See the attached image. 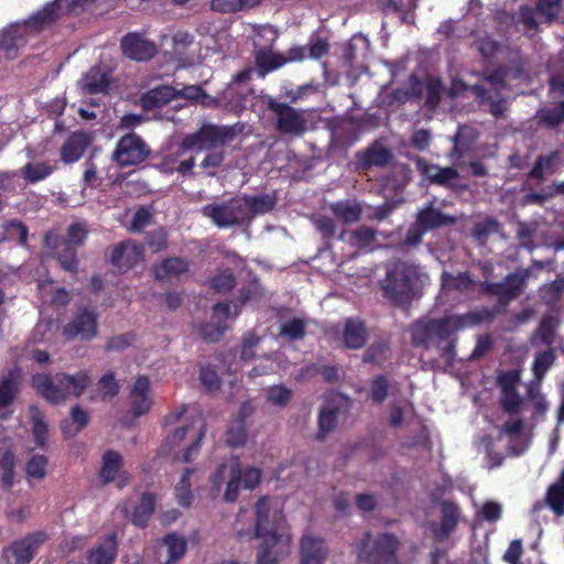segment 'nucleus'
Returning <instances> with one entry per match:
<instances>
[{
    "label": "nucleus",
    "mask_w": 564,
    "mask_h": 564,
    "mask_svg": "<svg viewBox=\"0 0 564 564\" xmlns=\"http://www.w3.org/2000/svg\"><path fill=\"white\" fill-rule=\"evenodd\" d=\"M143 258L141 246L122 241L113 247L110 253V262L118 270L127 272L132 269Z\"/></svg>",
    "instance_id": "obj_21"
},
{
    "label": "nucleus",
    "mask_w": 564,
    "mask_h": 564,
    "mask_svg": "<svg viewBox=\"0 0 564 564\" xmlns=\"http://www.w3.org/2000/svg\"><path fill=\"white\" fill-rule=\"evenodd\" d=\"M389 380L384 375L376 376L370 383L369 398L375 404L384 402L389 394Z\"/></svg>",
    "instance_id": "obj_56"
},
{
    "label": "nucleus",
    "mask_w": 564,
    "mask_h": 564,
    "mask_svg": "<svg viewBox=\"0 0 564 564\" xmlns=\"http://www.w3.org/2000/svg\"><path fill=\"white\" fill-rule=\"evenodd\" d=\"M280 334L289 339H303L306 335L305 322L301 318H293L283 324Z\"/></svg>",
    "instance_id": "obj_60"
},
{
    "label": "nucleus",
    "mask_w": 564,
    "mask_h": 564,
    "mask_svg": "<svg viewBox=\"0 0 564 564\" xmlns=\"http://www.w3.org/2000/svg\"><path fill=\"white\" fill-rule=\"evenodd\" d=\"M276 205L274 195H245L240 198V207L242 209V219L251 220L257 215H264L273 210Z\"/></svg>",
    "instance_id": "obj_26"
},
{
    "label": "nucleus",
    "mask_w": 564,
    "mask_h": 564,
    "mask_svg": "<svg viewBox=\"0 0 564 564\" xmlns=\"http://www.w3.org/2000/svg\"><path fill=\"white\" fill-rule=\"evenodd\" d=\"M195 473V468H185L180 481L175 486V496L178 503L183 507H189L193 502L194 496L191 490L189 478Z\"/></svg>",
    "instance_id": "obj_49"
},
{
    "label": "nucleus",
    "mask_w": 564,
    "mask_h": 564,
    "mask_svg": "<svg viewBox=\"0 0 564 564\" xmlns=\"http://www.w3.org/2000/svg\"><path fill=\"white\" fill-rule=\"evenodd\" d=\"M247 441L246 423L242 421H231L226 431V443L231 448L241 447Z\"/></svg>",
    "instance_id": "obj_54"
},
{
    "label": "nucleus",
    "mask_w": 564,
    "mask_h": 564,
    "mask_svg": "<svg viewBox=\"0 0 564 564\" xmlns=\"http://www.w3.org/2000/svg\"><path fill=\"white\" fill-rule=\"evenodd\" d=\"M455 223L456 218L454 216L442 213L433 206L432 202L422 208L416 215V225L425 231L451 226Z\"/></svg>",
    "instance_id": "obj_29"
},
{
    "label": "nucleus",
    "mask_w": 564,
    "mask_h": 564,
    "mask_svg": "<svg viewBox=\"0 0 564 564\" xmlns=\"http://www.w3.org/2000/svg\"><path fill=\"white\" fill-rule=\"evenodd\" d=\"M237 284V279L230 268L219 269L207 281V285L216 294H228Z\"/></svg>",
    "instance_id": "obj_40"
},
{
    "label": "nucleus",
    "mask_w": 564,
    "mask_h": 564,
    "mask_svg": "<svg viewBox=\"0 0 564 564\" xmlns=\"http://www.w3.org/2000/svg\"><path fill=\"white\" fill-rule=\"evenodd\" d=\"M545 502L556 516H564V485L560 481L552 484L547 488Z\"/></svg>",
    "instance_id": "obj_51"
},
{
    "label": "nucleus",
    "mask_w": 564,
    "mask_h": 564,
    "mask_svg": "<svg viewBox=\"0 0 564 564\" xmlns=\"http://www.w3.org/2000/svg\"><path fill=\"white\" fill-rule=\"evenodd\" d=\"M46 456L33 455L26 464L25 471L29 477L42 480L46 476Z\"/></svg>",
    "instance_id": "obj_61"
},
{
    "label": "nucleus",
    "mask_w": 564,
    "mask_h": 564,
    "mask_svg": "<svg viewBox=\"0 0 564 564\" xmlns=\"http://www.w3.org/2000/svg\"><path fill=\"white\" fill-rule=\"evenodd\" d=\"M306 58L305 46H292L285 54L274 53L270 50H258L254 54L256 65L261 74L273 72L288 63L303 62Z\"/></svg>",
    "instance_id": "obj_11"
},
{
    "label": "nucleus",
    "mask_w": 564,
    "mask_h": 564,
    "mask_svg": "<svg viewBox=\"0 0 564 564\" xmlns=\"http://www.w3.org/2000/svg\"><path fill=\"white\" fill-rule=\"evenodd\" d=\"M557 326V317L553 315H544L539 323L534 337L543 345L551 347L555 343Z\"/></svg>",
    "instance_id": "obj_44"
},
{
    "label": "nucleus",
    "mask_w": 564,
    "mask_h": 564,
    "mask_svg": "<svg viewBox=\"0 0 564 564\" xmlns=\"http://www.w3.org/2000/svg\"><path fill=\"white\" fill-rule=\"evenodd\" d=\"M377 237V230L369 226H360L350 234V243L359 249L370 248Z\"/></svg>",
    "instance_id": "obj_55"
},
{
    "label": "nucleus",
    "mask_w": 564,
    "mask_h": 564,
    "mask_svg": "<svg viewBox=\"0 0 564 564\" xmlns=\"http://www.w3.org/2000/svg\"><path fill=\"white\" fill-rule=\"evenodd\" d=\"M264 297V289L258 276H252L247 284L238 290L236 306H243L251 302H258Z\"/></svg>",
    "instance_id": "obj_41"
},
{
    "label": "nucleus",
    "mask_w": 564,
    "mask_h": 564,
    "mask_svg": "<svg viewBox=\"0 0 564 564\" xmlns=\"http://www.w3.org/2000/svg\"><path fill=\"white\" fill-rule=\"evenodd\" d=\"M242 467L238 460L236 459L235 464L230 466V477L227 481L224 500L226 502H235L238 499L239 491L242 488Z\"/></svg>",
    "instance_id": "obj_46"
},
{
    "label": "nucleus",
    "mask_w": 564,
    "mask_h": 564,
    "mask_svg": "<svg viewBox=\"0 0 564 564\" xmlns=\"http://www.w3.org/2000/svg\"><path fill=\"white\" fill-rule=\"evenodd\" d=\"M162 544L166 546L167 558L165 564H172L184 556L187 544L184 538L178 536L175 533H169L163 539Z\"/></svg>",
    "instance_id": "obj_47"
},
{
    "label": "nucleus",
    "mask_w": 564,
    "mask_h": 564,
    "mask_svg": "<svg viewBox=\"0 0 564 564\" xmlns=\"http://www.w3.org/2000/svg\"><path fill=\"white\" fill-rule=\"evenodd\" d=\"M438 506L441 521L440 523L431 522L429 529L435 542H443L456 530L460 519V509L452 500H441Z\"/></svg>",
    "instance_id": "obj_15"
},
{
    "label": "nucleus",
    "mask_w": 564,
    "mask_h": 564,
    "mask_svg": "<svg viewBox=\"0 0 564 564\" xmlns=\"http://www.w3.org/2000/svg\"><path fill=\"white\" fill-rule=\"evenodd\" d=\"M145 242L152 252L158 253L167 249V232L164 228L149 231Z\"/></svg>",
    "instance_id": "obj_62"
},
{
    "label": "nucleus",
    "mask_w": 564,
    "mask_h": 564,
    "mask_svg": "<svg viewBox=\"0 0 564 564\" xmlns=\"http://www.w3.org/2000/svg\"><path fill=\"white\" fill-rule=\"evenodd\" d=\"M28 42L29 34L22 23L10 24L0 31V53L8 59H15Z\"/></svg>",
    "instance_id": "obj_19"
},
{
    "label": "nucleus",
    "mask_w": 564,
    "mask_h": 564,
    "mask_svg": "<svg viewBox=\"0 0 564 564\" xmlns=\"http://www.w3.org/2000/svg\"><path fill=\"white\" fill-rule=\"evenodd\" d=\"M356 158L357 169L362 172H367L371 167H386L393 161L391 150L378 143H373L365 151L358 152Z\"/></svg>",
    "instance_id": "obj_22"
},
{
    "label": "nucleus",
    "mask_w": 564,
    "mask_h": 564,
    "mask_svg": "<svg viewBox=\"0 0 564 564\" xmlns=\"http://www.w3.org/2000/svg\"><path fill=\"white\" fill-rule=\"evenodd\" d=\"M301 564H324L328 549L323 539L303 535L301 540Z\"/></svg>",
    "instance_id": "obj_28"
},
{
    "label": "nucleus",
    "mask_w": 564,
    "mask_h": 564,
    "mask_svg": "<svg viewBox=\"0 0 564 564\" xmlns=\"http://www.w3.org/2000/svg\"><path fill=\"white\" fill-rule=\"evenodd\" d=\"M494 313L488 308L466 314L444 315L441 318L421 317L410 326L411 344L415 348L425 350L437 347L440 356L448 365H453L456 358V333L484 321H490Z\"/></svg>",
    "instance_id": "obj_1"
},
{
    "label": "nucleus",
    "mask_w": 564,
    "mask_h": 564,
    "mask_svg": "<svg viewBox=\"0 0 564 564\" xmlns=\"http://www.w3.org/2000/svg\"><path fill=\"white\" fill-rule=\"evenodd\" d=\"M91 138L84 131L70 133L61 148V160L65 164L77 162L89 147Z\"/></svg>",
    "instance_id": "obj_27"
},
{
    "label": "nucleus",
    "mask_w": 564,
    "mask_h": 564,
    "mask_svg": "<svg viewBox=\"0 0 564 564\" xmlns=\"http://www.w3.org/2000/svg\"><path fill=\"white\" fill-rule=\"evenodd\" d=\"M414 163L419 173L431 184L446 188H455L453 183L459 177L458 171L453 166L442 167L437 164L429 163L424 158L416 156Z\"/></svg>",
    "instance_id": "obj_17"
},
{
    "label": "nucleus",
    "mask_w": 564,
    "mask_h": 564,
    "mask_svg": "<svg viewBox=\"0 0 564 564\" xmlns=\"http://www.w3.org/2000/svg\"><path fill=\"white\" fill-rule=\"evenodd\" d=\"M155 502L156 497L154 494L143 492L141 495L139 505L133 509L131 522L139 528L147 527L155 510Z\"/></svg>",
    "instance_id": "obj_38"
},
{
    "label": "nucleus",
    "mask_w": 564,
    "mask_h": 564,
    "mask_svg": "<svg viewBox=\"0 0 564 564\" xmlns=\"http://www.w3.org/2000/svg\"><path fill=\"white\" fill-rule=\"evenodd\" d=\"M531 274V269L527 268L508 273L500 282L481 281L478 283V286L484 295L497 297L498 305L506 307L522 295Z\"/></svg>",
    "instance_id": "obj_7"
},
{
    "label": "nucleus",
    "mask_w": 564,
    "mask_h": 564,
    "mask_svg": "<svg viewBox=\"0 0 564 564\" xmlns=\"http://www.w3.org/2000/svg\"><path fill=\"white\" fill-rule=\"evenodd\" d=\"M400 541L393 533H380L372 541L371 532H365L357 542L358 558L367 564H399Z\"/></svg>",
    "instance_id": "obj_6"
},
{
    "label": "nucleus",
    "mask_w": 564,
    "mask_h": 564,
    "mask_svg": "<svg viewBox=\"0 0 564 564\" xmlns=\"http://www.w3.org/2000/svg\"><path fill=\"white\" fill-rule=\"evenodd\" d=\"M339 413L340 406L336 404H326L321 408L317 419V440H325L326 436L336 429Z\"/></svg>",
    "instance_id": "obj_36"
},
{
    "label": "nucleus",
    "mask_w": 564,
    "mask_h": 564,
    "mask_svg": "<svg viewBox=\"0 0 564 564\" xmlns=\"http://www.w3.org/2000/svg\"><path fill=\"white\" fill-rule=\"evenodd\" d=\"M304 46L306 47V57L312 59H319L326 56L329 52L328 41L321 36L310 37L307 45Z\"/></svg>",
    "instance_id": "obj_59"
},
{
    "label": "nucleus",
    "mask_w": 564,
    "mask_h": 564,
    "mask_svg": "<svg viewBox=\"0 0 564 564\" xmlns=\"http://www.w3.org/2000/svg\"><path fill=\"white\" fill-rule=\"evenodd\" d=\"M48 254L53 256L61 268L72 274L78 272L79 261L77 258V249L69 246H61L57 250H48Z\"/></svg>",
    "instance_id": "obj_43"
},
{
    "label": "nucleus",
    "mask_w": 564,
    "mask_h": 564,
    "mask_svg": "<svg viewBox=\"0 0 564 564\" xmlns=\"http://www.w3.org/2000/svg\"><path fill=\"white\" fill-rule=\"evenodd\" d=\"M292 399V391L283 384L271 386L267 390V401L275 406L284 408Z\"/></svg>",
    "instance_id": "obj_58"
},
{
    "label": "nucleus",
    "mask_w": 564,
    "mask_h": 564,
    "mask_svg": "<svg viewBox=\"0 0 564 564\" xmlns=\"http://www.w3.org/2000/svg\"><path fill=\"white\" fill-rule=\"evenodd\" d=\"M332 214L344 224L358 223L362 216V206L356 199H341L330 204Z\"/></svg>",
    "instance_id": "obj_35"
},
{
    "label": "nucleus",
    "mask_w": 564,
    "mask_h": 564,
    "mask_svg": "<svg viewBox=\"0 0 564 564\" xmlns=\"http://www.w3.org/2000/svg\"><path fill=\"white\" fill-rule=\"evenodd\" d=\"M521 403L522 399L519 395L517 389L510 390L508 392L501 391L500 405L506 413L510 415L518 414Z\"/></svg>",
    "instance_id": "obj_63"
},
{
    "label": "nucleus",
    "mask_w": 564,
    "mask_h": 564,
    "mask_svg": "<svg viewBox=\"0 0 564 564\" xmlns=\"http://www.w3.org/2000/svg\"><path fill=\"white\" fill-rule=\"evenodd\" d=\"M110 84V73L99 66L91 67L82 78V89L89 95L107 94Z\"/></svg>",
    "instance_id": "obj_30"
},
{
    "label": "nucleus",
    "mask_w": 564,
    "mask_h": 564,
    "mask_svg": "<svg viewBox=\"0 0 564 564\" xmlns=\"http://www.w3.org/2000/svg\"><path fill=\"white\" fill-rule=\"evenodd\" d=\"M564 293V279H556L551 283L544 284L541 289L542 299L546 303H553L561 299Z\"/></svg>",
    "instance_id": "obj_64"
},
{
    "label": "nucleus",
    "mask_w": 564,
    "mask_h": 564,
    "mask_svg": "<svg viewBox=\"0 0 564 564\" xmlns=\"http://www.w3.org/2000/svg\"><path fill=\"white\" fill-rule=\"evenodd\" d=\"M54 170L55 167L46 162H29L21 169V175L28 183L35 184L48 177Z\"/></svg>",
    "instance_id": "obj_45"
},
{
    "label": "nucleus",
    "mask_w": 564,
    "mask_h": 564,
    "mask_svg": "<svg viewBox=\"0 0 564 564\" xmlns=\"http://www.w3.org/2000/svg\"><path fill=\"white\" fill-rule=\"evenodd\" d=\"M539 126L547 129H557L564 123V100L558 101L554 107H543L535 112Z\"/></svg>",
    "instance_id": "obj_39"
},
{
    "label": "nucleus",
    "mask_w": 564,
    "mask_h": 564,
    "mask_svg": "<svg viewBox=\"0 0 564 564\" xmlns=\"http://www.w3.org/2000/svg\"><path fill=\"white\" fill-rule=\"evenodd\" d=\"M123 55L132 61H149L156 54V46L140 33L129 32L120 41Z\"/></svg>",
    "instance_id": "obj_18"
},
{
    "label": "nucleus",
    "mask_w": 564,
    "mask_h": 564,
    "mask_svg": "<svg viewBox=\"0 0 564 564\" xmlns=\"http://www.w3.org/2000/svg\"><path fill=\"white\" fill-rule=\"evenodd\" d=\"M243 127L237 122L231 126L203 123L198 130L184 135L180 143V150L185 151H203L208 153L200 162L204 170L218 169L225 161V152L223 148L231 143L242 131Z\"/></svg>",
    "instance_id": "obj_3"
},
{
    "label": "nucleus",
    "mask_w": 564,
    "mask_h": 564,
    "mask_svg": "<svg viewBox=\"0 0 564 564\" xmlns=\"http://www.w3.org/2000/svg\"><path fill=\"white\" fill-rule=\"evenodd\" d=\"M409 82L410 96L421 98L424 94V106L430 110H435L440 106L445 93V87L440 77L427 76L424 86H422L420 78L415 75H411Z\"/></svg>",
    "instance_id": "obj_14"
},
{
    "label": "nucleus",
    "mask_w": 564,
    "mask_h": 564,
    "mask_svg": "<svg viewBox=\"0 0 564 564\" xmlns=\"http://www.w3.org/2000/svg\"><path fill=\"white\" fill-rule=\"evenodd\" d=\"M21 373V368L15 366L0 381V409H6L13 404L20 392Z\"/></svg>",
    "instance_id": "obj_32"
},
{
    "label": "nucleus",
    "mask_w": 564,
    "mask_h": 564,
    "mask_svg": "<svg viewBox=\"0 0 564 564\" xmlns=\"http://www.w3.org/2000/svg\"><path fill=\"white\" fill-rule=\"evenodd\" d=\"M64 14H66L64 11V0H53L29 17V19L22 22V25L25 26L29 35L30 33L37 34L55 25Z\"/></svg>",
    "instance_id": "obj_13"
},
{
    "label": "nucleus",
    "mask_w": 564,
    "mask_h": 564,
    "mask_svg": "<svg viewBox=\"0 0 564 564\" xmlns=\"http://www.w3.org/2000/svg\"><path fill=\"white\" fill-rule=\"evenodd\" d=\"M47 534L43 531H37L24 536L21 540L14 541L10 547L17 564L30 563L36 553L37 547L44 543Z\"/></svg>",
    "instance_id": "obj_24"
},
{
    "label": "nucleus",
    "mask_w": 564,
    "mask_h": 564,
    "mask_svg": "<svg viewBox=\"0 0 564 564\" xmlns=\"http://www.w3.org/2000/svg\"><path fill=\"white\" fill-rule=\"evenodd\" d=\"M28 235L29 229L22 221L11 220L3 226L0 240L18 241L21 246H26Z\"/></svg>",
    "instance_id": "obj_48"
},
{
    "label": "nucleus",
    "mask_w": 564,
    "mask_h": 564,
    "mask_svg": "<svg viewBox=\"0 0 564 564\" xmlns=\"http://www.w3.org/2000/svg\"><path fill=\"white\" fill-rule=\"evenodd\" d=\"M131 411L134 416L148 413L152 406L150 397V380L147 376H138L129 392Z\"/></svg>",
    "instance_id": "obj_25"
},
{
    "label": "nucleus",
    "mask_w": 564,
    "mask_h": 564,
    "mask_svg": "<svg viewBox=\"0 0 564 564\" xmlns=\"http://www.w3.org/2000/svg\"><path fill=\"white\" fill-rule=\"evenodd\" d=\"M90 383L87 371H78L75 375L58 372L52 378L45 373L32 377V386L45 400L53 404L64 402L68 397H80Z\"/></svg>",
    "instance_id": "obj_5"
},
{
    "label": "nucleus",
    "mask_w": 564,
    "mask_h": 564,
    "mask_svg": "<svg viewBox=\"0 0 564 564\" xmlns=\"http://www.w3.org/2000/svg\"><path fill=\"white\" fill-rule=\"evenodd\" d=\"M89 424V414L79 404L70 410V420L61 422V430L65 438L74 437Z\"/></svg>",
    "instance_id": "obj_37"
},
{
    "label": "nucleus",
    "mask_w": 564,
    "mask_h": 564,
    "mask_svg": "<svg viewBox=\"0 0 564 564\" xmlns=\"http://www.w3.org/2000/svg\"><path fill=\"white\" fill-rule=\"evenodd\" d=\"M556 359V355L552 348L535 355L532 366L534 378L541 381L547 370L552 367Z\"/></svg>",
    "instance_id": "obj_53"
},
{
    "label": "nucleus",
    "mask_w": 564,
    "mask_h": 564,
    "mask_svg": "<svg viewBox=\"0 0 564 564\" xmlns=\"http://www.w3.org/2000/svg\"><path fill=\"white\" fill-rule=\"evenodd\" d=\"M500 224L496 218L488 217L482 221L475 224L471 230V236L480 243H485L490 234L498 232Z\"/></svg>",
    "instance_id": "obj_57"
},
{
    "label": "nucleus",
    "mask_w": 564,
    "mask_h": 564,
    "mask_svg": "<svg viewBox=\"0 0 564 564\" xmlns=\"http://www.w3.org/2000/svg\"><path fill=\"white\" fill-rule=\"evenodd\" d=\"M98 334V315L93 307L77 310L73 318L64 326L63 336L67 340L80 338L90 340Z\"/></svg>",
    "instance_id": "obj_10"
},
{
    "label": "nucleus",
    "mask_w": 564,
    "mask_h": 564,
    "mask_svg": "<svg viewBox=\"0 0 564 564\" xmlns=\"http://www.w3.org/2000/svg\"><path fill=\"white\" fill-rule=\"evenodd\" d=\"M564 164V155L558 150L550 151L546 154H540L536 156L531 170L528 173V177L542 182L546 175L555 174L560 167Z\"/></svg>",
    "instance_id": "obj_23"
},
{
    "label": "nucleus",
    "mask_w": 564,
    "mask_h": 564,
    "mask_svg": "<svg viewBox=\"0 0 564 564\" xmlns=\"http://www.w3.org/2000/svg\"><path fill=\"white\" fill-rule=\"evenodd\" d=\"M153 278L163 281L167 278L180 276L189 271V261L182 257H167L151 269Z\"/></svg>",
    "instance_id": "obj_31"
},
{
    "label": "nucleus",
    "mask_w": 564,
    "mask_h": 564,
    "mask_svg": "<svg viewBox=\"0 0 564 564\" xmlns=\"http://www.w3.org/2000/svg\"><path fill=\"white\" fill-rule=\"evenodd\" d=\"M442 284L443 286L449 288L452 290L465 292L475 285V281L468 271L459 272L457 275L443 272Z\"/></svg>",
    "instance_id": "obj_50"
},
{
    "label": "nucleus",
    "mask_w": 564,
    "mask_h": 564,
    "mask_svg": "<svg viewBox=\"0 0 564 564\" xmlns=\"http://www.w3.org/2000/svg\"><path fill=\"white\" fill-rule=\"evenodd\" d=\"M175 98H177V90L175 88L167 85H160L143 93L140 98V104L144 110H154Z\"/></svg>",
    "instance_id": "obj_33"
},
{
    "label": "nucleus",
    "mask_w": 564,
    "mask_h": 564,
    "mask_svg": "<svg viewBox=\"0 0 564 564\" xmlns=\"http://www.w3.org/2000/svg\"><path fill=\"white\" fill-rule=\"evenodd\" d=\"M256 523L253 536L262 539L260 544L257 564H278L279 556L288 553L291 536L280 532L284 516L281 510L271 511V498L261 497L256 506Z\"/></svg>",
    "instance_id": "obj_2"
},
{
    "label": "nucleus",
    "mask_w": 564,
    "mask_h": 564,
    "mask_svg": "<svg viewBox=\"0 0 564 564\" xmlns=\"http://www.w3.org/2000/svg\"><path fill=\"white\" fill-rule=\"evenodd\" d=\"M268 109L275 116V129L282 134L302 135L307 131V120L302 110L270 99Z\"/></svg>",
    "instance_id": "obj_9"
},
{
    "label": "nucleus",
    "mask_w": 564,
    "mask_h": 564,
    "mask_svg": "<svg viewBox=\"0 0 564 564\" xmlns=\"http://www.w3.org/2000/svg\"><path fill=\"white\" fill-rule=\"evenodd\" d=\"M122 467V456L112 449H108L102 455V465L100 469V478L105 484H109L116 479L118 471Z\"/></svg>",
    "instance_id": "obj_42"
},
{
    "label": "nucleus",
    "mask_w": 564,
    "mask_h": 564,
    "mask_svg": "<svg viewBox=\"0 0 564 564\" xmlns=\"http://www.w3.org/2000/svg\"><path fill=\"white\" fill-rule=\"evenodd\" d=\"M368 339V332L362 321L358 318H347L343 330V341L349 349H360Z\"/></svg>",
    "instance_id": "obj_34"
},
{
    "label": "nucleus",
    "mask_w": 564,
    "mask_h": 564,
    "mask_svg": "<svg viewBox=\"0 0 564 564\" xmlns=\"http://www.w3.org/2000/svg\"><path fill=\"white\" fill-rule=\"evenodd\" d=\"M261 0H213L212 8L224 13H235L258 6Z\"/></svg>",
    "instance_id": "obj_52"
},
{
    "label": "nucleus",
    "mask_w": 564,
    "mask_h": 564,
    "mask_svg": "<svg viewBox=\"0 0 564 564\" xmlns=\"http://www.w3.org/2000/svg\"><path fill=\"white\" fill-rule=\"evenodd\" d=\"M118 536L116 532L101 538L91 549L87 551L88 564H113L118 555Z\"/></svg>",
    "instance_id": "obj_20"
},
{
    "label": "nucleus",
    "mask_w": 564,
    "mask_h": 564,
    "mask_svg": "<svg viewBox=\"0 0 564 564\" xmlns=\"http://www.w3.org/2000/svg\"><path fill=\"white\" fill-rule=\"evenodd\" d=\"M151 155L149 144L134 132L122 135L112 152L111 159L121 169L137 166Z\"/></svg>",
    "instance_id": "obj_8"
},
{
    "label": "nucleus",
    "mask_w": 564,
    "mask_h": 564,
    "mask_svg": "<svg viewBox=\"0 0 564 564\" xmlns=\"http://www.w3.org/2000/svg\"><path fill=\"white\" fill-rule=\"evenodd\" d=\"M240 199H230L220 204H208L202 208L203 216L209 218L219 228L240 225L242 219Z\"/></svg>",
    "instance_id": "obj_12"
},
{
    "label": "nucleus",
    "mask_w": 564,
    "mask_h": 564,
    "mask_svg": "<svg viewBox=\"0 0 564 564\" xmlns=\"http://www.w3.org/2000/svg\"><path fill=\"white\" fill-rule=\"evenodd\" d=\"M421 271L416 264L395 261L387 267L380 286L386 299L395 306L409 304L421 283Z\"/></svg>",
    "instance_id": "obj_4"
},
{
    "label": "nucleus",
    "mask_w": 564,
    "mask_h": 564,
    "mask_svg": "<svg viewBox=\"0 0 564 564\" xmlns=\"http://www.w3.org/2000/svg\"><path fill=\"white\" fill-rule=\"evenodd\" d=\"M88 236V230L84 225L72 224L65 236H61L57 230H48L44 235L43 245L46 250H57L61 246H69L78 249L84 246Z\"/></svg>",
    "instance_id": "obj_16"
}]
</instances>
